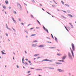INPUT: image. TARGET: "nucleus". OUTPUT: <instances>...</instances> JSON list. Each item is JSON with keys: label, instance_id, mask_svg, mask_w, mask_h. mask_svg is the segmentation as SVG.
Returning a JSON list of instances; mask_svg holds the SVG:
<instances>
[{"label": "nucleus", "instance_id": "obj_1", "mask_svg": "<svg viewBox=\"0 0 76 76\" xmlns=\"http://www.w3.org/2000/svg\"><path fill=\"white\" fill-rule=\"evenodd\" d=\"M65 56H64L63 57H62L61 58L63 60H62V62H64V59H65V58H66V57H67V56H66V54L65 55Z\"/></svg>", "mask_w": 76, "mask_h": 76}, {"label": "nucleus", "instance_id": "obj_2", "mask_svg": "<svg viewBox=\"0 0 76 76\" xmlns=\"http://www.w3.org/2000/svg\"><path fill=\"white\" fill-rule=\"evenodd\" d=\"M68 56L70 58H72V55H71L70 53L69 52L68 53Z\"/></svg>", "mask_w": 76, "mask_h": 76}, {"label": "nucleus", "instance_id": "obj_3", "mask_svg": "<svg viewBox=\"0 0 76 76\" xmlns=\"http://www.w3.org/2000/svg\"><path fill=\"white\" fill-rule=\"evenodd\" d=\"M72 48L73 49V51H75V45L73 44H72Z\"/></svg>", "mask_w": 76, "mask_h": 76}, {"label": "nucleus", "instance_id": "obj_4", "mask_svg": "<svg viewBox=\"0 0 76 76\" xmlns=\"http://www.w3.org/2000/svg\"><path fill=\"white\" fill-rule=\"evenodd\" d=\"M50 61L51 62V61H53L52 60H48L47 59H45L42 61Z\"/></svg>", "mask_w": 76, "mask_h": 76}, {"label": "nucleus", "instance_id": "obj_5", "mask_svg": "<svg viewBox=\"0 0 76 76\" xmlns=\"http://www.w3.org/2000/svg\"><path fill=\"white\" fill-rule=\"evenodd\" d=\"M17 6L18 7V8H19V9H20V8H21V6L20 5V4H19V3H17Z\"/></svg>", "mask_w": 76, "mask_h": 76}, {"label": "nucleus", "instance_id": "obj_6", "mask_svg": "<svg viewBox=\"0 0 76 76\" xmlns=\"http://www.w3.org/2000/svg\"><path fill=\"white\" fill-rule=\"evenodd\" d=\"M70 50H71V53H72V56L73 57H74V54L73 53V50H72V49L70 48Z\"/></svg>", "mask_w": 76, "mask_h": 76}, {"label": "nucleus", "instance_id": "obj_7", "mask_svg": "<svg viewBox=\"0 0 76 76\" xmlns=\"http://www.w3.org/2000/svg\"><path fill=\"white\" fill-rule=\"evenodd\" d=\"M58 71L59 72H64V70H62L61 69H58Z\"/></svg>", "mask_w": 76, "mask_h": 76}, {"label": "nucleus", "instance_id": "obj_8", "mask_svg": "<svg viewBox=\"0 0 76 76\" xmlns=\"http://www.w3.org/2000/svg\"><path fill=\"white\" fill-rule=\"evenodd\" d=\"M44 47V46L43 45H41L38 46V47L40 48H42V47Z\"/></svg>", "mask_w": 76, "mask_h": 76}, {"label": "nucleus", "instance_id": "obj_9", "mask_svg": "<svg viewBox=\"0 0 76 76\" xmlns=\"http://www.w3.org/2000/svg\"><path fill=\"white\" fill-rule=\"evenodd\" d=\"M12 19L13 21L15 23H16V21L14 19V18H12Z\"/></svg>", "mask_w": 76, "mask_h": 76}, {"label": "nucleus", "instance_id": "obj_10", "mask_svg": "<svg viewBox=\"0 0 76 76\" xmlns=\"http://www.w3.org/2000/svg\"><path fill=\"white\" fill-rule=\"evenodd\" d=\"M23 61H24V57H23V59L22 60V61L23 63H24V62H23Z\"/></svg>", "mask_w": 76, "mask_h": 76}, {"label": "nucleus", "instance_id": "obj_11", "mask_svg": "<svg viewBox=\"0 0 76 76\" xmlns=\"http://www.w3.org/2000/svg\"><path fill=\"white\" fill-rule=\"evenodd\" d=\"M68 16H69L70 17H71L72 18H73V16H72V15L70 14H68Z\"/></svg>", "mask_w": 76, "mask_h": 76}, {"label": "nucleus", "instance_id": "obj_12", "mask_svg": "<svg viewBox=\"0 0 76 76\" xmlns=\"http://www.w3.org/2000/svg\"><path fill=\"white\" fill-rule=\"evenodd\" d=\"M61 16L62 18H64V19H66V17H65L64 16L61 15Z\"/></svg>", "mask_w": 76, "mask_h": 76}, {"label": "nucleus", "instance_id": "obj_13", "mask_svg": "<svg viewBox=\"0 0 76 76\" xmlns=\"http://www.w3.org/2000/svg\"><path fill=\"white\" fill-rule=\"evenodd\" d=\"M55 39L56 40V41L57 42V38L56 37H55Z\"/></svg>", "mask_w": 76, "mask_h": 76}, {"label": "nucleus", "instance_id": "obj_14", "mask_svg": "<svg viewBox=\"0 0 76 76\" xmlns=\"http://www.w3.org/2000/svg\"><path fill=\"white\" fill-rule=\"evenodd\" d=\"M3 7L4 8V9H6V7L5 6H3Z\"/></svg>", "mask_w": 76, "mask_h": 76}, {"label": "nucleus", "instance_id": "obj_15", "mask_svg": "<svg viewBox=\"0 0 76 76\" xmlns=\"http://www.w3.org/2000/svg\"><path fill=\"white\" fill-rule=\"evenodd\" d=\"M45 31H46L48 32V34L49 33L48 32V29H45Z\"/></svg>", "mask_w": 76, "mask_h": 76}, {"label": "nucleus", "instance_id": "obj_16", "mask_svg": "<svg viewBox=\"0 0 76 76\" xmlns=\"http://www.w3.org/2000/svg\"><path fill=\"white\" fill-rule=\"evenodd\" d=\"M5 3H6V4H8V3H9V2H8V1H5Z\"/></svg>", "mask_w": 76, "mask_h": 76}, {"label": "nucleus", "instance_id": "obj_17", "mask_svg": "<svg viewBox=\"0 0 76 76\" xmlns=\"http://www.w3.org/2000/svg\"><path fill=\"white\" fill-rule=\"evenodd\" d=\"M66 6H67V7H69V5L68 4H65Z\"/></svg>", "mask_w": 76, "mask_h": 76}, {"label": "nucleus", "instance_id": "obj_18", "mask_svg": "<svg viewBox=\"0 0 76 76\" xmlns=\"http://www.w3.org/2000/svg\"><path fill=\"white\" fill-rule=\"evenodd\" d=\"M32 47H36V45H35V44H33L32 45Z\"/></svg>", "mask_w": 76, "mask_h": 76}, {"label": "nucleus", "instance_id": "obj_19", "mask_svg": "<svg viewBox=\"0 0 76 76\" xmlns=\"http://www.w3.org/2000/svg\"><path fill=\"white\" fill-rule=\"evenodd\" d=\"M56 64H61L60 63H56Z\"/></svg>", "mask_w": 76, "mask_h": 76}, {"label": "nucleus", "instance_id": "obj_20", "mask_svg": "<svg viewBox=\"0 0 76 76\" xmlns=\"http://www.w3.org/2000/svg\"><path fill=\"white\" fill-rule=\"evenodd\" d=\"M1 52L2 54H6V53H5L4 52H3V51H1Z\"/></svg>", "mask_w": 76, "mask_h": 76}, {"label": "nucleus", "instance_id": "obj_21", "mask_svg": "<svg viewBox=\"0 0 76 76\" xmlns=\"http://www.w3.org/2000/svg\"><path fill=\"white\" fill-rule=\"evenodd\" d=\"M36 35V34H32L31 35V36H32V37H33L34 36H35Z\"/></svg>", "mask_w": 76, "mask_h": 76}, {"label": "nucleus", "instance_id": "obj_22", "mask_svg": "<svg viewBox=\"0 0 76 76\" xmlns=\"http://www.w3.org/2000/svg\"><path fill=\"white\" fill-rule=\"evenodd\" d=\"M37 22L39 23V25H41V23H40L38 21V20H37Z\"/></svg>", "mask_w": 76, "mask_h": 76}, {"label": "nucleus", "instance_id": "obj_23", "mask_svg": "<svg viewBox=\"0 0 76 76\" xmlns=\"http://www.w3.org/2000/svg\"><path fill=\"white\" fill-rule=\"evenodd\" d=\"M57 55L58 56H61V54H60V53H58V54H57Z\"/></svg>", "mask_w": 76, "mask_h": 76}, {"label": "nucleus", "instance_id": "obj_24", "mask_svg": "<svg viewBox=\"0 0 76 76\" xmlns=\"http://www.w3.org/2000/svg\"><path fill=\"white\" fill-rule=\"evenodd\" d=\"M61 2L62 3V4H64V2H63V1H61Z\"/></svg>", "mask_w": 76, "mask_h": 76}, {"label": "nucleus", "instance_id": "obj_25", "mask_svg": "<svg viewBox=\"0 0 76 76\" xmlns=\"http://www.w3.org/2000/svg\"><path fill=\"white\" fill-rule=\"evenodd\" d=\"M38 55H39V54H36L34 55V57H36V56H38Z\"/></svg>", "mask_w": 76, "mask_h": 76}, {"label": "nucleus", "instance_id": "obj_26", "mask_svg": "<svg viewBox=\"0 0 76 76\" xmlns=\"http://www.w3.org/2000/svg\"><path fill=\"white\" fill-rule=\"evenodd\" d=\"M49 69H54V68H49Z\"/></svg>", "mask_w": 76, "mask_h": 76}, {"label": "nucleus", "instance_id": "obj_27", "mask_svg": "<svg viewBox=\"0 0 76 76\" xmlns=\"http://www.w3.org/2000/svg\"><path fill=\"white\" fill-rule=\"evenodd\" d=\"M69 24H70V25H71V26H73V25H72V23H69Z\"/></svg>", "mask_w": 76, "mask_h": 76}, {"label": "nucleus", "instance_id": "obj_28", "mask_svg": "<svg viewBox=\"0 0 76 76\" xmlns=\"http://www.w3.org/2000/svg\"><path fill=\"white\" fill-rule=\"evenodd\" d=\"M19 20L20 22H21L22 21V20H21V19L20 18L19 19Z\"/></svg>", "mask_w": 76, "mask_h": 76}, {"label": "nucleus", "instance_id": "obj_29", "mask_svg": "<svg viewBox=\"0 0 76 76\" xmlns=\"http://www.w3.org/2000/svg\"><path fill=\"white\" fill-rule=\"evenodd\" d=\"M43 28L45 30V29H45V27H44V26H43Z\"/></svg>", "mask_w": 76, "mask_h": 76}, {"label": "nucleus", "instance_id": "obj_30", "mask_svg": "<svg viewBox=\"0 0 76 76\" xmlns=\"http://www.w3.org/2000/svg\"><path fill=\"white\" fill-rule=\"evenodd\" d=\"M46 12L47 13L49 14V15H51V14H50V13L49 12Z\"/></svg>", "mask_w": 76, "mask_h": 76}, {"label": "nucleus", "instance_id": "obj_31", "mask_svg": "<svg viewBox=\"0 0 76 76\" xmlns=\"http://www.w3.org/2000/svg\"><path fill=\"white\" fill-rule=\"evenodd\" d=\"M34 42H37V40H35V41H33Z\"/></svg>", "mask_w": 76, "mask_h": 76}, {"label": "nucleus", "instance_id": "obj_32", "mask_svg": "<svg viewBox=\"0 0 76 76\" xmlns=\"http://www.w3.org/2000/svg\"><path fill=\"white\" fill-rule=\"evenodd\" d=\"M32 2L33 3H35V1H34V0H32Z\"/></svg>", "mask_w": 76, "mask_h": 76}, {"label": "nucleus", "instance_id": "obj_33", "mask_svg": "<svg viewBox=\"0 0 76 76\" xmlns=\"http://www.w3.org/2000/svg\"><path fill=\"white\" fill-rule=\"evenodd\" d=\"M51 35L52 37V38L53 39H54V37H53V35L52 34H51Z\"/></svg>", "mask_w": 76, "mask_h": 76}, {"label": "nucleus", "instance_id": "obj_34", "mask_svg": "<svg viewBox=\"0 0 76 76\" xmlns=\"http://www.w3.org/2000/svg\"><path fill=\"white\" fill-rule=\"evenodd\" d=\"M67 12H68V13H70V11H69V10H68L67 11Z\"/></svg>", "mask_w": 76, "mask_h": 76}, {"label": "nucleus", "instance_id": "obj_35", "mask_svg": "<svg viewBox=\"0 0 76 76\" xmlns=\"http://www.w3.org/2000/svg\"><path fill=\"white\" fill-rule=\"evenodd\" d=\"M7 29H10H10L9 28H8V26H7Z\"/></svg>", "mask_w": 76, "mask_h": 76}, {"label": "nucleus", "instance_id": "obj_36", "mask_svg": "<svg viewBox=\"0 0 76 76\" xmlns=\"http://www.w3.org/2000/svg\"><path fill=\"white\" fill-rule=\"evenodd\" d=\"M31 18H34V16H33V15H31Z\"/></svg>", "mask_w": 76, "mask_h": 76}, {"label": "nucleus", "instance_id": "obj_37", "mask_svg": "<svg viewBox=\"0 0 76 76\" xmlns=\"http://www.w3.org/2000/svg\"><path fill=\"white\" fill-rule=\"evenodd\" d=\"M14 13H15V14H16V11H14Z\"/></svg>", "mask_w": 76, "mask_h": 76}, {"label": "nucleus", "instance_id": "obj_38", "mask_svg": "<svg viewBox=\"0 0 76 76\" xmlns=\"http://www.w3.org/2000/svg\"><path fill=\"white\" fill-rule=\"evenodd\" d=\"M50 48H56L54 47H51Z\"/></svg>", "mask_w": 76, "mask_h": 76}, {"label": "nucleus", "instance_id": "obj_39", "mask_svg": "<svg viewBox=\"0 0 76 76\" xmlns=\"http://www.w3.org/2000/svg\"><path fill=\"white\" fill-rule=\"evenodd\" d=\"M28 62L29 63H31V61H28Z\"/></svg>", "mask_w": 76, "mask_h": 76}, {"label": "nucleus", "instance_id": "obj_40", "mask_svg": "<svg viewBox=\"0 0 76 76\" xmlns=\"http://www.w3.org/2000/svg\"><path fill=\"white\" fill-rule=\"evenodd\" d=\"M34 29V27L32 28H30V30H31L32 29Z\"/></svg>", "mask_w": 76, "mask_h": 76}, {"label": "nucleus", "instance_id": "obj_41", "mask_svg": "<svg viewBox=\"0 0 76 76\" xmlns=\"http://www.w3.org/2000/svg\"><path fill=\"white\" fill-rule=\"evenodd\" d=\"M6 36H8V34L7 33L6 34Z\"/></svg>", "mask_w": 76, "mask_h": 76}, {"label": "nucleus", "instance_id": "obj_42", "mask_svg": "<svg viewBox=\"0 0 76 76\" xmlns=\"http://www.w3.org/2000/svg\"><path fill=\"white\" fill-rule=\"evenodd\" d=\"M31 72V71H29L28 72V73H29L30 72Z\"/></svg>", "mask_w": 76, "mask_h": 76}, {"label": "nucleus", "instance_id": "obj_43", "mask_svg": "<svg viewBox=\"0 0 76 76\" xmlns=\"http://www.w3.org/2000/svg\"><path fill=\"white\" fill-rule=\"evenodd\" d=\"M37 70H41V69H36Z\"/></svg>", "mask_w": 76, "mask_h": 76}, {"label": "nucleus", "instance_id": "obj_44", "mask_svg": "<svg viewBox=\"0 0 76 76\" xmlns=\"http://www.w3.org/2000/svg\"><path fill=\"white\" fill-rule=\"evenodd\" d=\"M63 12H64V13H66V12L65 11H63Z\"/></svg>", "mask_w": 76, "mask_h": 76}, {"label": "nucleus", "instance_id": "obj_45", "mask_svg": "<svg viewBox=\"0 0 76 76\" xmlns=\"http://www.w3.org/2000/svg\"><path fill=\"white\" fill-rule=\"evenodd\" d=\"M12 29L14 31H15V29H14L13 28H12Z\"/></svg>", "mask_w": 76, "mask_h": 76}, {"label": "nucleus", "instance_id": "obj_46", "mask_svg": "<svg viewBox=\"0 0 76 76\" xmlns=\"http://www.w3.org/2000/svg\"><path fill=\"white\" fill-rule=\"evenodd\" d=\"M66 30H67V31L68 32H69V30H68V29H67V28H66Z\"/></svg>", "mask_w": 76, "mask_h": 76}, {"label": "nucleus", "instance_id": "obj_47", "mask_svg": "<svg viewBox=\"0 0 76 76\" xmlns=\"http://www.w3.org/2000/svg\"><path fill=\"white\" fill-rule=\"evenodd\" d=\"M66 30H67V31L68 32H69V30H68V29H67V28H66Z\"/></svg>", "mask_w": 76, "mask_h": 76}, {"label": "nucleus", "instance_id": "obj_48", "mask_svg": "<svg viewBox=\"0 0 76 76\" xmlns=\"http://www.w3.org/2000/svg\"><path fill=\"white\" fill-rule=\"evenodd\" d=\"M31 69H34V68H31Z\"/></svg>", "mask_w": 76, "mask_h": 76}, {"label": "nucleus", "instance_id": "obj_49", "mask_svg": "<svg viewBox=\"0 0 76 76\" xmlns=\"http://www.w3.org/2000/svg\"><path fill=\"white\" fill-rule=\"evenodd\" d=\"M40 6H42V4H40Z\"/></svg>", "mask_w": 76, "mask_h": 76}, {"label": "nucleus", "instance_id": "obj_50", "mask_svg": "<svg viewBox=\"0 0 76 76\" xmlns=\"http://www.w3.org/2000/svg\"><path fill=\"white\" fill-rule=\"evenodd\" d=\"M26 64H27V65H28V63L26 62L25 63Z\"/></svg>", "mask_w": 76, "mask_h": 76}, {"label": "nucleus", "instance_id": "obj_51", "mask_svg": "<svg viewBox=\"0 0 76 76\" xmlns=\"http://www.w3.org/2000/svg\"><path fill=\"white\" fill-rule=\"evenodd\" d=\"M17 68H19V66L18 65L17 66Z\"/></svg>", "mask_w": 76, "mask_h": 76}, {"label": "nucleus", "instance_id": "obj_52", "mask_svg": "<svg viewBox=\"0 0 76 76\" xmlns=\"http://www.w3.org/2000/svg\"><path fill=\"white\" fill-rule=\"evenodd\" d=\"M9 9H11V7H9Z\"/></svg>", "mask_w": 76, "mask_h": 76}, {"label": "nucleus", "instance_id": "obj_53", "mask_svg": "<svg viewBox=\"0 0 76 76\" xmlns=\"http://www.w3.org/2000/svg\"><path fill=\"white\" fill-rule=\"evenodd\" d=\"M58 61H62V60H59Z\"/></svg>", "mask_w": 76, "mask_h": 76}, {"label": "nucleus", "instance_id": "obj_54", "mask_svg": "<svg viewBox=\"0 0 76 76\" xmlns=\"http://www.w3.org/2000/svg\"><path fill=\"white\" fill-rule=\"evenodd\" d=\"M21 24H22L23 25H23V23H21Z\"/></svg>", "mask_w": 76, "mask_h": 76}, {"label": "nucleus", "instance_id": "obj_55", "mask_svg": "<svg viewBox=\"0 0 76 76\" xmlns=\"http://www.w3.org/2000/svg\"><path fill=\"white\" fill-rule=\"evenodd\" d=\"M26 61H28V59H26Z\"/></svg>", "mask_w": 76, "mask_h": 76}, {"label": "nucleus", "instance_id": "obj_56", "mask_svg": "<svg viewBox=\"0 0 76 76\" xmlns=\"http://www.w3.org/2000/svg\"><path fill=\"white\" fill-rule=\"evenodd\" d=\"M42 10H43V11H45V10H44V9L42 8Z\"/></svg>", "mask_w": 76, "mask_h": 76}, {"label": "nucleus", "instance_id": "obj_57", "mask_svg": "<svg viewBox=\"0 0 76 76\" xmlns=\"http://www.w3.org/2000/svg\"><path fill=\"white\" fill-rule=\"evenodd\" d=\"M52 6H53V7H55V6L54 5H52Z\"/></svg>", "mask_w": 76, "mask_h": 76}, {"label": "nucleus", "instance_id": "obj_58", "mask_svg": "<svg viewBox=\"0 0 76 76\" xmlns=\"http://www.w3.org/2000/svg\"><path fill=\"white\" fill-rule=\"evenodd\" d=\"M5 14H7V13H6V12L5 11Z\"/></svg>", "mask_w": 76, "mask_h": 76}, {"label": "nucleus", "instance_id": "obj_59", "mask_svg": "<svg viewBox=\"0 0 76 76\" xmlns=\"http://www.w3.org/2000/svg\"><path fill=\"white\" fill-rule=\"evenodd\" d=\"M25 53H27L26 52V51H25Z\"/></svg>", "mask_w": 76, "mask_h": 76}, {"label": "nucleus", "instance_id": "obj_60", "mask_svg": "<svg viewBox=\"0 0 76 76\" xmlns=\"http://www.w3.org/2000/svg\"><path fill=\"white\" fill-rule=\"evenodd\" d=\"M31 75V74H28V75Z\"/></svg>", "mask_w": 76, "mask_h": 76}, {"label": "nucleus", "instance_id": "obj_61", "mask_svg": "<svg viewBox=\"0 0 76 76\" xmlns=\"http://www.w3.org/2000/svg\"><path fill=\"white\" fill-rule=\"evenodd\" d=\"M3 51H4V52H5V50H3Z\"/></svg>", "mask_w": 76, "mask_h": 76}, {"label": "nucleus", "instance_id": "obj_62", "mask_svg": "<svg viewBox=\"0 0 76 76\" xmlns=\"http://www.w3.org/2000/svg\"><path fill=\"white\" fill-rule=\"evenodd\" d=\"M36 59V58H34V60H35Z\"/></svg>", "mask_w": 76, "mask_h": 76}, {"label": "nucleus", "instance_id": "obj_63", "mask_svg": "<svg viewBox=\"0 0 76 76\" xmlns=\"http://www.w3.org/2000/svg\"><path fill=\"white\" fill-rule=\"evenodd\" d=\"M8 41H10V40H9V39H8Z\"/></svg>", "mask_w": 76, "mask_h": 76}, {"label": "nucleus", "instance_id": "obj_64", "mask_svg": "<svg viewBox=\"0 0 76 76\" xmlns=\"http://www.w3.org/2000/svg\"><path fill=\"white\" fill-rule=\"evenodd\" d=\"M0 58H1V57H0Z\"/></svg>", "mask_w": 76, "mask_h": 76}]
</instances>
